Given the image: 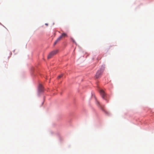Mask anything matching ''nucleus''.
<instances>
[{
    "label": "nucleus",
    "mask_w": 154,
    "mask_h": 154,
    "mask_svg": "<svg viewBox=\"0 0 154 154\" xmlns=\"http://www.w3.org/2000/svg\"><path fill=\"white\" fill-rule=\"evenodd\" d=\"M67 35L66 34L63 33H62L61 35H60L56 40L54 43V45H55L58 42H60L63 38H65V37H67Z\"/></svg>",
    "instance_id": "nucleus-1"
},
{
    "label": "nucleus",
    "mask_w": 154,
    "mask_h": 154,
    "mask_svg": "<svg viewBox=\"0 0 154 154\" xmlns=\"http://www.w3.org/2000/svg\"><path fill=\"white\" fill-rule=\"evenodd\" d=\"M58 52V50H56L54 51L51 52L48 55V59L51 58L53 56L56 54Z\"/></svg>",
    "instance_id": "nucleus-2"
},
{
    "label": "nucleus",
    "mask_w": 154,
    "mask_h": 154,
    "mask_svg": "<svg viewBox=\"0 0 154 154\" xmlns=\"http://www.w3.org/2000/svg\"><path fill=\"white\" fill-rule=\"evenodd\" d=\"M100 93L102 98L103 99L106 100V94L104 92V91L103 90H101L100 91Z\"/></svg>",
    "instance_id": "nucleus-3"
},
{
    "label": "nucleus",
    "mask_w": 154,
    "mask_h": 154,
    "mask_svg": "<svg viewBox=\"0 0 154 154\" xmlns=\"http://www.w3.org/2000/svg\"><path fill=\"white\" fill-rule=\"evenodd\" d=\"M102 72L103 71L102 69H100V70H98L95 75L96 78H99Z\"/></svg>",
    "instance_id": "nucleus-4"
},
{
    "label": "nucleus",
    "mask_w": 154,
    "mask_h": 154,
    "mask_svg": "<svg viewBox=\"0 0 154 154\" xmlns=\"http://www.w3.org/2000/svg\"><path fill=\"white\" fill-rule=\"evenodd\" d=\"M39 89L40 91H43V87L42 85L40 84L39 86Z\"/></svg>",
    "instance_id": "nucleus-5"
},
{
    "label": "nucleus",
    "mask_w": 154,
    "mask_h": 154,
    "mask_svg": "<svg viewBox=\"0 0 154 154\" xmlns=\"http://www.w3.org/2000/svg\"><path fill=\"white\" fill-rule=\"evenodd\" d=\"M62 76H63V75L61 74V75H59L58 77V79H60V78H61L62 77Z\"/></svg>",
    "instance_id": "nucleus-6"
},
{
    "label": "nucleus",
    "mask_w": 154,
    "mask_h": 154,
    "mask_svg": "<svg viewBox=\"0 0 154 154\" xmlns=\"http://www.w3.org/2000/svg\"><path fill=\"white\" fill-rule=\"evenodd\" d=\"M72 42H74L75 43H76V42H75V40L74 39H72Z\"/></svg>",
    "instance_id": "nucleus-7"
}]
</instances>
